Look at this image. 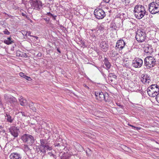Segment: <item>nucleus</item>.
Returning a JSON list of instances; mask_svg holds the SVG:
<instances>
[{"mask_svg": "<svg viewBox=\"0 0 159 159\" xmlns=\"http://www.w3.org/2000/svg\"><path fill=\"white\" fill-rule=\"evenodd\" d=\"M40 145H39V149L40 152H42L41 155L45 154L46 150H51L52 148L50 146L48 140L46 139H40Z\"/></svg>", "mask_w": 159, "mask_h": 159, "instance_id": "obj_1", "label": "nucleus"}, {"mask_svg": "<svg viewBox=\"0 0 159 159\" xmlns=\"http://www.w3.org/2000/svg\"><path fill=\"white\" fill-rule=\"evenodd\" d=\"M148 94L151 97H157L159 92L158 86L157 84H152L147 89Z\"/></svg>", "mask_w": 159, "mask_h": 159, "instance_id": "obj_2", "label": "nucleus"}, {"mask_svg": "<svg viewBox=\"0 0 159 159\" xmlns=\"http://www.w3.org/2000/svg\"><path fill=\"white\" fill-rule=\"evenodd\" d=\"M156 63V61L154 57L148 56L144 59V65L147 69H150L154 67Z\"/></svg>", "mask_w": 159, "mask_h": 159, "instance_id": "obj_3", "label": "nucleus"}, {"mask_svg": "<svg viewBox=\"0 0 159 159\" xmlns=\"http://www.w3.org/2000/svg\"><path fill=\"white\" fill-rule=\"evenodd\" d=\"M21 139L24 143H27L30 145H32L34 142V137L27 134L23 135L21 137Z\"/></svg>", "mask_w": 159, "mask_h": 159, "instance_id": "obj_4", "label": "nucleus"}, {"mask_svg": "<svg viewBox=\"0 0 159 159\" xmlns=\"http://www.w3.org/2000/svg\"><path fill=\"white\" fill-rule=\"evenodd\" d=\"M146 37L145 32L141 30H138L136 34L135 38L139 42H142L144 41Z\"/></svg>", "mask_w": 159, "mask_h": 159, "instance_id": "obj_5", "label": "nucleus"}, {"mask_svg": "<svg viewBox=\"0 0 159 159\" xmlns=\"http://www.w3.org/2000/svg\"><path fill=\"white\" fill-rule=\"evenodd\" d=\"M5 100L13 106L14 105L15 107L17 106L18 105L16 99L13 96L7 94H5L4 96Z\"/></svg>", "mask_w": 159, "mask_h": 159, "instance_id": "obj_6", "label": "nucleus"}, {"mask_svg": "<svg viewBox=\"0 0 159 159\" xmlns=\"http://www.w3.org/2000/svg\"><path fill=\"white\" fill-rule=\"evenodd\" d=\"M95 95L97 99L100 101L104 100L106 102L108 98V94L107 93L104 94L102 92H96Z\"/></svg>", "mask_w": 159, "mask_h": 159, "instance_id": "obj_7", "label": "nucleus"}, {"mask_svg": "<svg viewBox=\"0 0 159 159\" xmlns=\"http://www.w3.org/2000/svg\"><path fill=\"white\" fill-rule=\"evenodd\" d=\"M148 10L152 14H155L159 12V6L151 2L148 5Z\"/></svg>", "mask_w": 159, "mask_h": 159, "instance_id": "obj_8", "label": "nucleus"}, {"mask_svg": "<svg viewBox=\"0 0 159 159\" xmlns=\"http://www.w3.org/2000/svg\"><path fill=\"white\" fill-rule=\"evenodd\" d=\"M94 13L95 17L98 19H103L106 16L104 11L101 9H95Z\"/></svg>", "mask_w": 159, "mask_h": 159, "instance_id": "obj_9", "label": "nucleus"}, {"mask_svg": "<svg viewBox=\"0 0 159 159\" xmlns=\"http://www.w3.org/2000/svg\"><path fill=\"white\" fill-rule=\"evenodd\" d=\"M143 61L142 59L138 58L133 61L132 65L135 68H139L143 65Z\"/></svg>", "mask_w": 159, "mask_h": 159, "instance_id": "obj_10", "label": "nucleus"}, {"mask_svg": "<svg viewBox=\"0 0 159 159\" xmlns=\"http://www.w3.org/2000/svg\"><path fill=\"white\" fill-rule=\"evenodd\" d=\"M32 6L36 10H39L42 7L43 4L42 2L39 0H34L32 1Z\"/></svg>", "mask_w": 159, "mask_h": 159, "instance_id": "obj_11", "label": "nucleus"}, {"mask_svg": "<svg viewBox=\"0 0 159 159\" xmlns=\"http://www.w3.org/2000/svg\"><path fill=\"white\" fill-rule=\"evenodd\" d=\"M125 43L122 39L118 40L116 43L115 48L116 49H119V50H122L125 47Z\"/></svg>", "mask_w": 159, "mask_h": 159, "instance_id": "obj_12", "label": "nucleus"}, {"mask_svg": "<svg viewBox=\"0 0 159 159\" xmlns=\"http://www.w3.org/2000/svg\"><path fill=\"white\" fill-rule=\"evenodd\" d=\"M10 133L14 138L17 137L18 135V131L19 129L17 127L14 126L11 127L9 129Z\"/></svg>", "mask_w": 159, "mask_h": 159, "instance_id": "obj_13", "label": "nucleus"}, {"mask_svg": "<svg viewBox=\"0 0 159 159\" xmlns=\"http://www.w3.org/2000/svg\"><path fill=\"white\" fill-rule=\"evenodd\" d=\"M101 49L104 52H106L108 49L109 45L107 42L102 41L99 45Z\"/></svg>", "mask_w": 159, "mask_h": 159, "instance_id": "obj_14", "label": "nucleus"}, {"mask_svg": "<svg viewBox=\"0 0 159 159\" xmlns=\"http://www.w3.org/2000/svg\"><path fill=\"white\" fill-rule=\"evenodd\" d=\"M140 10L138 8L136 9L134 7V16L136 18L138 19H142L144 16V13H141L139 12Z\"/></svg>", "mask_w": 159, "mask_h": 159, "instance_id": "obj_15", "label": "nucleus"}, {"mask_svg": "<svg viewBox=\"0 0 159 159\" xmlns=\"http://www.w3.org/2000/svg\"><path fill=\"white\" fill-rule=\"evenodd\" d=\"M22 149L27 156L29 157L31 154V149L30 148L28 145L26 144H24L22 147Z\"/></svg>", "mask_w": 159, "mask_h": 159, "instance_id": "obj_16", "label": "nucleus"}, {"mask_svg": "<svg viewBox=\"0 0 159 159\" xmlns=\"http://www.w3.org/2000/svg\"><path fill=\"white\" fill-rule=\"evenodd\" d=\"M9 157L10 159H22V157L20 153L17 152L11 154Z\"/></svg>", "mask_w": 159, "mask_h": 159, "instance_id": "obj_17", "label": "nucleus"}, {"mask_svg": "<svg viewBox=\"0 0 159 159\" xmlns=\"http://www.w3.org/2000/svg\"><path fill=\"white\" fill-rule=\"evenodd\" d=\"M135 7H136V9L138 8L139 10H140V13H144V15H147V12H146L145 7L140 5H136L135 6Z\"/></svg>", "mask_w": 159, "mask_h": 159, "instance_id": "obj_18", "label": "nucleus"}, {"mask_svg": "<svg viewBox=\"0 0 159 159\" xmlns=\"http://www.w3.org/2000/svg\"><path fill=\"white\" fill-rule=\"evenodd\" d=\"M20 104L22 106H25L27 104V101L22 96H21L19 98Z\"/></svg>", "mask_w": 159, "mask_h": 159, "instance_id": "obj_19", "label": "nucleus"}, {"mask_svg": "<svg viewBox=\"0 0 159 159\" xmlns=\"http://www.w3.org/2000/svg\"><path fill=\"white\" fill-rule=\"evenodd\" d=\"M103 61L104 62V64L106 67V69L108 70L110 68L111 66V64L110 62L108 60V59L106 57H105Z\"/></svg>", "mask_w": 159, "mask_h": 159, "instance_id": "obj_20", "label": "nucleus"}, {"mask_svg": "<svg viewBox=\"0 0 159 159\" xmlns=\"http://www.w3.org/2000/svg\"><path fill=\"white\" fill-rule=\"evenodd\" d=\"M3 42L7 44L10 45L14 43V41L12 40V38L11 37H8L7 38V39H5Z\"/></svg>", "mask_w": 159, "mask_h": 159, "instance_id": "obj_21", "label": "nucleus"}, {"mask_svg": "<svg viewBox=\"0 0 159 159\" xmlns=\"http://www.w3.org/2000/svg\"><path fill=\"white\" fill-rule=\"evenodd\" d=\"M116 77L117 76L114 74V73H110L108 75V79L110 80L111 82H112L115 79H116Z\"/></svg>", "mask_w": 159, "mask_h": 159, "instance_id": "obj_22", "label": "nucleus"}, {"mask_svg": "<svg viewBox=\"0 0 159 159\" xmlns=\"http://www.w3.org/2000/svg\"><path fill=\"white\" fill-rule=\"evenodd\" d=\"M19 75L20 77L24 79H26L28 81H31L32 80V79L30 77L25 75V74L23 72H20L19 74Z\"/></svg>", "mask_w": 159, "mask_h": 159, "instance_id": "obj_23", "label": "nucleus"}, {"mask_svg": "<svg viewBox=\"0 0 159 159\" xmlns=\"http://www.w3.org/2000/svg\"><path fill=\"white\" fill-rule=\"evenodd\" d=\"M142 75H143V78H145L146 81L148 84H149L151 81V77L149 75L147 74Z\"/></svg>", "mask_w": 159, "mask_h": 159, "instance_id": "obj_24", "label": "nucleus"}, {"mask_svg": "<svg viewBox=\"0 0 159 159\" xmlns=\"http://www.w3.org/2000/svg\"><path fill=\"white\" fill-rule=\"evenodd\" d=\"M6 117H7V121L10 123H12L13 121V119H11V116L7 114H6L5 116Z\"/></svg>", "mask_w": 159, "mask_h": 159, "instance_id": "obj_25", "label": "nucleus"}, {"mask_svg": "<svg viewBox=\"0 0 159 159\" xmlns=\"http://www.w3.org/2000/svg\"><path fill=\"white\" fill-rule=\"evenodd\" d=\"M71 155L69 153H67L66 154H65L63 156L61 157V159H70Z\"/></svg>", "mask_w": 159, "mask_h": 159, "instance_id": "obj_26", "label": "nucleus"}, {"mask_svg": "<svg viewBox=\"0 0 159 159\" xmlns=\"http://www.w3.org/2000/svg\"><path fill=\"white\" fill-rule=\"evenodd\" d=\"M48 156L50 157H51L52 159H54L56 158V156L54 155L52 152H49L48 154Z\"/></svg>", "mask_w": 159, "mask_h": 159, "instance_id": "obj_27", "label": "nucleus"}, {"mask_svg": "<svg viewBox=\"0 0 159 159\" xmlns=\"http://www.w3.org/2000/svg\"><path fill=\"white\" fill-rule=\"evenodd\" d=\"M97 29L98 30H100V31H102L104 29V26L103 25H100L99 26H98Z\"/></svg>", "mask_w": 159, "mask_h": 159, "instance_id": "obj_28", "label": "nucleus"}, {"mask_svg": "<svg viewBox=\"0 0 159 159\" xmlns=\"http://www.w3.org/2000/svg\"><path fill=\"white\" fill-rule=\"evenodd\" d=\"M76 146H78L79 147V148L78 149V151H83V147L79 143H76Z\"/></svg>", "mask_w": 159, "mask_h": 159, "instance_id": "obj_29", "label": "nucleus"}, {"mask_svg": "<svg viewBox=\"0 0 159 159\" xmlns=\"http://www.w3.org/2000/svg\"><path fill=\"white\" fill-rule=\"evenodd\" d=\"M118 55V53L115 51H112V53L111 54V56L114 57Z\"/></svg>", "mask_w": 159, "mask_h": 159, "instance_id": "obj_30", "label": "nucleus"}, {"mask_svg": "<svg viewBox=\"0 0 159 159\" xmlns=\"http://www.w3.org/2000/svg\"><path fill=\"white\" fill-rule=\"evenodd\" d=\"M54 146L55 147H61V146H63V145L62 144V143H59L58 142H56L55 143H54Z\"/></svg>", "mask_w": 159, "mask_h": 159, "instance_id": "obj_31", "label": "nucleus"}, {"mask_svg": "<svg viewBox=\"0 0 159 159\" xmlns=\"http://www.w3.org/2000/svg\"><path fill=\"white\" fill-rule=\"evenodd\" d=\"M152 3L155 4L159 6V0H153V2Z\"/></svg>", "mask_w": 159, "mask_h": 159, "instance_id": "obj_32", "label": "nucleus"}, {"mask_svg": "<svg viewBox=\"0 0 159 159\" xmlns=\"http://www.w3.org/2000/svg\"><path fill=\"white\" fill-rule=\"evenodd\" d=\"M42 159H52V158L49 157L48 155H45V154H43Z\"/></svg>", "mask_w": 159, "mask_h": 159, "instance_id": "obj_33", "label": "nucleus"}, {"mask_svg": "<svg viewBox=\"0 0 159 159\" xmlns=\"http://www.w3.org/2000/svg\"><path fill=\"white\" fill-rule=\"evenodd\" d=\"M116 104L118 106H119L120 107L118 108H122V109H124V106L122 105L121 104H120L119 103H116Z\"/></svg>", "mask_w": 159, "mask_h": 159, "instance_id": "obj_34", "label": "nucleus"}, {"mask_svg": "<svg viewBox=\"0 0 159 159\" xmlns=\"http://www.w3.org/2000/svg\"><path fill=\"white\" fill-rule=\"evenodd\" d=\"M33 103H32L31 104H30V109H36V108L34 107H33Z\"/></svg>", "mask_w": 159, "mask_h": 159, "instance_id": "obj_35", "label": "nucleus"}, {"mask_svg": "<svg viewBox=\"0 0 159 159\" xmlns=\"http://www.w3.org/2000/svg\"><path fill=\"white\" fill-rule=\"evenodd\" d=\"M3 33L5 34L9 35L10 34V32L6 29L3 31Z\"/></svg>", "mask_w": 159, "mask_h": 159, "instance_id": "obj_36", "label": "nucleus"}, {"mask_svg": "<svg viewBox=\"0 0 159 159\" xmlns=\"http://www.w3.org/2000/svg\"><path fill=\"white\" fill-rule=\"evenodd\" d=\"M141 81L144 84H145L146 83H147L145 78H143V76L142 77Z\"/></svg>", "mask_w": 159, "mask_h": 159, "instance_id": "obj_37", "label": "nucleus"}, {"mask_svg": "<svg viewBox=\"0 0 159 159\" xmlns=\"http://www.w3.org/2000/svg\"><path fill=\"white\" fill-rule=\"evenodd\" d=\"M21 33L23 36H25L26 37V31L23 30L21 31Z\"/></svg>", "mask_w": 159, "mask_h": 159, "instance_id": "obj_38", "label": "nucleus"}, {"mask_svg": "<svg viewBox=\"0 0 159 159\" xmlns=\"http://www.w3.org/2000/svg\"><path fill=\"white\" fill-rule=\"evenodd\" d=\"M30 34H31V32L30 31H26V36H27V35H28V36H30L31 37L34 36L33 35H31Z\"/></svg>", "mask_w": 159, "mask_h": 159, "instance_id": "obj_39", "label": "nucleus"}, {"mask_svg": "<svg viewBox=\"0 0 159 159\" xmlns=\"http://www.w3.org/2000/svg\"><path fill=\"white\" fill-rule=\"evenodd\" d=\"M93 65L96 67L98 70L101 72V73H102V72H103L102 70H101V68L97 66L94 65Z\"/></svg>", "mask_w": 159, "mask_h": 159, "instance_id": "obj_40", "label": "nucleus"}, {"mask_svg": "<svg viewBox=\"0 0 159 159\" xmlns=\"http://www.w3.org/2000/svg\"><path fill=\"white\" fill-rule=\"evenodd\" d=\"M42 53L41 52H39L36 55V57H41L42 56Z\"/></svg>", "mask_w": 159, "mask_h": 159, "instance_id": "obj_41", "label": "nucleus"}, {"mask_svg": "<svg viewBox=\"0 0 159 159\" xmlns=\"http://www.w3.org/2000/svg\"><path fill=\"white\" fill-rule=\"evenodd\" d=\"M156 99L157 100V101L159 103V93L157 95V97H156Z\"/></svg>", "mask_w": 159, "mask_h": 159, "instance_id": "obj_42", "label": "nucleus"}, {"mask_svg": "<svg viewBox=\"0 0 159 159\" xmlns=\"http://www.w3.org/2000/svg\"><path fill=\"white\" fill-rule=\"evenodd\" d=\"M47 15L49 16L52 17L53 16V15L52 14L50 13V12H47Z\"/></svg>", "mask_w": 159, "mask_h": 159, "instance_id": "obj_43", "label": "nucleus"}, {"mask_svg": "<svg viewBox=\"0 0 159 159\" xmlns=\"http://www.w3.org/2000/svg\"><path fill=\"white\" fill-rule=\"evenodd\" d=\"M144 52L145 53H148V55L150 54L151 52L148 51V50L146 49L145 50Z\"/></svg>", "mask_w": 159, "mask_h": 159, "instance_id": "obj_44", "label": "nucleus"}, {"mask_svg": "<svg viewBox=\"0 0 159 159\" xmlns=\"http://www.w3.org/2000/svg\"><path fill=\"white\" fill-rule=\"evenodd\" d=\"M3 108L4 109L5 108L3 107V105H2V103L1 102H0V108H1L2 109Z\"/></svg>", "mask_w": 159, "mask_h": 159, "instance_id": "obj_45", "label": "nucleus"}, {"mask_svg": "<svg viewBox=\"0 0 159 159\" xmlns=\"http://www.w3.org/2000/svg\"><path fill=\"white\" fill-rule=\"evenodd\" d=\"M134 129H136V130H138L140 129L141 128H140V127H135V126H134Z\"/></svg>", "mask_w": 159, "mask_h": 159, "instance_id": "obj_46", "label": "nucleus"}, {"mask_svg": "<svg viewBox=\"0 0 159 159\" xmlns=\"http://www.w3.org/2000/svg\"><path fill=\"white\" fill-rule=\"evenodd\" d=\"M101 74H102L103 76L104 77V78H105L106 77V75L104 73H103V72H102Z\"/></svg>", "mask_w": 159, "mask_h": 159, "instance_id": "obj_47", "label": "nucleus"}, {"mask_svg": "<svg viewBox=\"0 0 159 159\" xmlns=\"http://www.w3.org/2000/svg\"><path fill=\"white\" fill-rule=\"evenodd\" d=\"M106 3H108L109 2L110 0H103Z\"/></svg>", "mask_w": 159, "mask_h": 159, "instance_id": "obj_48", "label": "nucleus"}, {"mask_svg": "<svg viewBox=\"0 0 159 159\" xmlns=\"http://www.w3.org/2000/svg\"><path fill=\"white\" fill-rule=\"evenodd\" d=\"M57 17L56 16H52V19L54 20H56V17Z\"/></svg>", "mask_w": 159, "mask_h": 159, "instance_id": "obj_49", "label": "nucleus"}, {"mask_svg": "<svg viewBox=\"0 0 159 159\" xmlns=\"http://www.w3.org/2000/svg\"><path fill=\"white\" fill-rule=\"evenodd\" d=\"M128 125L130 126H131V127H132L133 128H134V126H133V125H130V124H128Z\"/></svg>", "mask_w": 159, "mask_h": 159, "instance_id": "obj_50", "label": "nucleus"}, {"mask_svg": "<svg viewBox=\"0 0 159 159\" xmlns=\"http://www.w3.org/2000/svg\"><path fill=\"white\" fill-rule=\"evenodd\" d=\"M57 50L60 53H61V52L60 51L59 48H57Z\"/></svg>", "mask_w": 159, "mask_h": 159, "instance_id": "obj_51", "label": "nucleus"}, {"mask_svg": "<svg viewBox=\"0 0 159 159\" xmlns=\"http://www.w3.org/2000/svg\"><path fill=\"white\" fill-rule=\"evenodd\" d=\"M21 113H22V116H26V115L25 114V113H24V112H21Z\"/></svg>", "mask_w": 159, "mask_h": 159, "instance_id": "obj_52", "label": "nucleus"}, {"mask_svg": "<svg viewBox=\"0 0 159 159\" xmlns=\"http://www.w3.org/2000/svg\"><path fill=\"white\" fill-rule=\"evenodd\" d=\"M33 37H34V38H35L36 39H39V37H38L37 36H32Z\"/></svg>", "mask_w": 159, "mask_h": 159, "instance_id": "obj_53", "label": "nucleus"}, {"mask_svg": "<svg viewBox=\"0 0 159 159\" xmlns=\"http://www.w3.org/2000/svg\"><path fill=\"white\" fill-rule=\"evenodd\" d=\"M84 86L86 88H87L88 89H89V87L88 86H86V84H84Z\"/></svg>", "mask_w": 159, "mask_h": 159, "instance_id": "obj_54", "label": "nucleus"}, {"mask_svg": "<svg viewBox=\"0 0 159 159\" xmlns=\"http://www.w3.org/2000/svg\"><path fill=\"white\" fill-rule=\"evenodd\" d=\"M22 15L23 16H26V15L25 13H22Z\"/></svg>", "mask_w": 159, "mask_h": 159, "instance_id": "obj_55", "label": "nucleus"}, {"mask_svg": "<svg viewBox=\"0 0 159 159\" xmlns=\"http://www.w3.org/2000/svg\"><path fill=\"white\" fill-rule=\"evenodd\" d=\"M13 8L15 9H17V7H16L15 6H13Z\"/></svg>", "mask_w": 159, "mask_h": 159, "instance_id": "obj_56", "label": "nucleus"}, {"mask_svg": "<svg viewBox=\"0 0 159 159\" xmlns=\"http://www.w3.org/2000/svg\"><path fill=\"white\" fill-rule=\"evenodd\" d=\"M2 128H3V127L2 126L0 125V129H2Z\"/></svg>", "mask_w": 159, "mask_h": 159, "instance_id": "obj_57", "label": "nucleus"}, {"mask_svg": "<svg viewBox=\"0 0 159 159\" xmlns=\"http://www.w3.org/2000/svg\"><path fill=\"white\" fill-rule=\"evenodd\" d=\"M100 52H99V51H98V52H97V53H98V55H99V53H100Z\"/></svg>", "mask_w": 159, "mask_h": 159, "instance_id": "obj_58", "label": "nucleus"}, {"mask_svg": "<svg viewBox=\"0 0 159 159\" xmlns=\"http://www.w3.org/2000/svg\"><path fill=\"white\" fill-rule=\"evenodd\" d=\"M44 0L46 2H47L48 3V1L49 0Z\"/></svg>", "mask_w": 159, "mask_h": 159, "instance_id": "obj_59", "label": "nucleus"}, {"mask_svg": "<svg viewBox=\"0 0 159 159\" xmlns=\"http://www.w3.org/2000/svg\"><path fill=\"white\" fill-rule=\"evenodd\" d=\"M20 54H19V56H21L22 57V56Z\"/></svg>", "mask_w": 159, "mask_h": 159, "instance_id": "obj_60", "label": "nucleus"}, {"mask_svg": "<svg viewBox=\"0 0 159 159\" xmlns=\"http://www.w3.org/2000/svg\"><path fill=\"white\" fill-rule=\"evenodd\" d=\"M39 152V153H40V152H40V151H39V150L38 151V152Z\"/></svg>", "mask_w": 159, "mask_h": 159, "instance_id": "obj_61", "label": "nucleus"}, {"mask_svg": "<svg viewBox=\"0 0 159 159\" xmlns=\"http://www.w3.org/2000/svg\"><path fill=\"white\" fill-rule=\"evenodd\" d=\"M25 159H27L26 157L25 158Z\"/></svg>", "mask_w": 159, "mask_h": 159, "instance_id": "obj_62", "label": "nucleus"}, {"mask_svg": "<svg viewBox=\"0 0 159 159\" xmlns=\"http://www.w3.org/2000/svg\"><path fill=\"white\" fill-rule=\"evenodd\" d=\"M148 48V49H149V48H148H148Z\"/></svg>", "mask_w": 159, "mask_h": 159, "instance_id": "obj_63", "label": "nucleus"}, {"mask_svg": "<svg viewBox=\"0 0 159 159\" xmlns=\"http://www.w3.org/2000/svg\"><path fill=\"white\" fill-rule=\"evenodd\" d=\"M93 36L94 37L95 36V35H93Z\"/></svg>", "mask_w": 159, "mask_h": 159, "instance_id": "obj_64", "label": "nucleus"}]
</instances>
